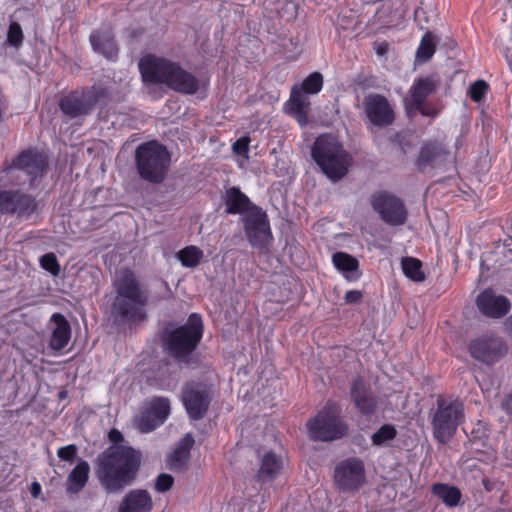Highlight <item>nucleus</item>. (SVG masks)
<instances>
[{
	"label": "nucleus",
	"instance_id": "f257e3e1",
	"mask_svg": "<svg viewBox=\"0 0 512 512\" xmlns=\"http://www.w3.org/2000/svg\"><path fill=\"white\" fill-rule=\"evenodd\" d=\"M141 452L126 445H111L94 463L95 475L106 494H120L138 477Z\"/></svg>",
	"mask_w": 512,
	"mask_h": 512
},
{
	"label": "nucleus",
	"instance_id": "f03ea898",
	"mask_svg": "<svg viewBox=\"0 0 512 512\" xmlns=\"http://www.w3.org/2000/svg\"><path fill=\"white\" fill-rule=\"evenodd\" d=\"M114 288L111 311L115 322L132 328L146 321L150 295L140 277L133 270L124 268L117 273Z\"/></svg>",
	"mask_w": 512,
	"mask_h": 512
},
{
	"label": "nucleus",
	"instance_id": "7ed1b4c3",
	"mask_svg": "<svg viewBox=\"0 0 512 512\" xmlns=\"http://www.w3.org/2000/svg\"><path fill=\"white\" fill-rule=\"evenodd\" d=\"M204 324L200 314L192 313L185 324L166 328L161 341L163 350L179 365L196 363L194 355L203 337Z\"/></svg>",
	"mask_w": 512,
	"mask_h": 512
},
{
	"label": "nucleus",
	"instance_id": "20e7f679",
	"mask_svg": "<svg viewBox=\"0 0 512 512\" xmlns=\"http://www.w3.org/2000/svg\"><path fill=\"white\" fill-rule=\"evenodd\" d=\"M139 68L144 82L165 84L176 92L189 95L199 89L198 79L170 60L148 56L140 61Z\"/></svg>",
	"mask_w": 512,
	"mask_h": 512
},
{
	"label": "nucleus",
	"instance_id": "39448f33",
	"mask_svg": "<svg viewBox=\"0 0 512 512\" xmlns=\"http://www.w3.org/2000/svg\"><path fill=\"white\" fill-rule=\"evenodd\" d=\"M135 167L139 177L152 184L162 183L168 174L171 155L157 141L140 144L135 150Z\"/></svg>",
	"mask_w": 512,
	"mask_h": 512
},
{
	"label": "nucleus",
	"instance_id": "423d86ee",
	"mask_svg": "<svg viewBox=\"0 0 512 512\" xmlns=\"http://www.w3.org/2000/svg\"><path fill=\"white\" fill-rule=\"evenodd\" d=\"M312 158L332 181L342 179L348 172L350 156L332 135H320L312 148Z\"/></svg>",
	"mask_w": 512,
	"mask_h": 512
},
{
	"label": "nucleus",
	"instance_id": "0eeeda50",
	"mask_svg": "<svg viewBox=\"0 0 512 512\" xmlns=\"http://www.w3.org/2000/svg\"><path fill=\"white\" fill-rule=\"evenodd\" d=\"M463 421V404L451 397L439 395L436 400V406L431 411V425L434 438L442 444L449 442Z\"/></svg>",
	"mask_w": 512,
	"mask_h": 512
},
{
	"label": "nucleus",
	"instance_id": "6e6552de",
	"mask_svg": "<svg viewBox=\"0 0 512 512\" xmlns=\"http://www.w3.org/2000/svg\"><path fill=\"white\" fill-rule=\"evenodd\" d=\"M307 430L313 441L331 442L341 439L348 426L341 420L340 409L334 402H327L317 415L308 420Z\"/></svg>",
	"mask_w": 512,
	"mask_h": 512
},
{
	"label": "nucleus",
	"instance_id": "1a4fd4ad",
	"mask_svg": "<svg viewBox=\"0 0 512 512\" xmlns=\"http://www.w3.org/2000/svg\"><path fill=\"white\" fill-rule=\"evenodd\" d=\"M99 100V92L95 87L74 90L59 100L61 112L69 119L85 118L90 115Z\"/></svg>",
	"mask_w": 512,
	"mask_h": 512
},
{
	"label": "nucleus",
	"instance_id": "9d476101",
	"mask_svg": "<svg viewBox=\"0 0 512 512\" xmlns=\"http://www.w3.org/2000/svg\"><path fill=\"white\" fill-rule=\"evenodd\" d=\"M181 401L189 419L198 421L207 414L212 401V393L206 384L187 382L182 389Z\"/></svg>",
	"mask_w": 512,
	"mask_h": 512
},
{
	"label": "nucleus",
	"instance_id": "9b49d317",
	"mask_svg": "<svg viewBox=\"0 0 512 512\" xmlns=\"http://www.w3.org/2000/svg\"><path fill=\"white\" fill-rule=\"evenodd\" d=\"M468 349L472 358L487 365L497 363L508 353L506 341L492 333L471 340Z\"/></svg>",
	"mask_w": 512,
	"mask_h": 512
},
{
	"label": "nucleus",
	"instance_id": "f8f14e48",
	"mask_svg": "<svg viewBox=\"0 0 512 512\" xmlns=\"http://www.w3.org/2000/svg\"><path fill=\"white\" fill-rule=\"evenodd\" d=\"M336 486L342 492H353L365 482V467L361 459L348 458L341 461L334 469Z\"/></svg>",
	"mask_w": 512,
	"mask_h": 512
},
{
	"label": "nucleus",
	"instance_id": "ddd939ff",
	"mask_svg": "<svg viewBox=\"0 0 512 512\" xmlns=\"http://www.w3.org/2000/svg\"><path fill=\"white\" fill-rule=\"evenodd\" d=\"M36 199L20 190L0 191V213L29 219L37 209Z\"/></svg>",
	"mask_w": 512,
	"mask_h": 512
},
{
	"label": "nucleus",
	"instance_id": "4468645a",
	"mask_svg": "<svg viewBox=\"0 0 512 512\" xmlns=\"http://www.w3.org/2000/svg\"><path fill=\"white\" fill-rule=\"evenodd\" d=\"M244 229L249 243L253 247L262 248L271 238L267 214L258 206H253L243 218Z\"/></svg>",
	"mask_w": 512,
	"mask_h": 512
},
{
	"label": "nucleus",
	"instance_id": "2eb2a0df",
	"mask_svg": "<svg viewBox=\"0 0 512 512\" xmlns=\"http://www.w3.org/2000/svg\"><path fill=\"white\" fill-rule=\"evenodd\" d=\"M364 113L369 123L378 128H386L395 121V112L388 99L377 93L364 98Z\"/></svg>",
	"mask_w": 512,
	"mask_h": 512
},
{
	"label": "nucleus",
	"instance_id": "dca6fc26",
	"mask_svg": "<svg viewBox=\"0 0 512 512\" xmlns=\"http://www.w3.org/2000/svg\"><path fill=\"white\" fill-rule=\"evenodd\" d=\"M373 209L380 218L391 226L403 225L407 220V210L403 202L389 193H380L371 201Z\"/></svg>",
	"mask_w": 512,
	"mask_h": 512
},
{
	"label": "nucleus",
	"instance_id": "f3484780",
	"mask_svg": "<svg viewBox=\"0 0 512 512\" xmlns=\"http://www.w3.org/2000/svg\"><path fill=\"white\" fill-rule=\"evenodd\" d=\"M351 400L356 409L363 415L374 413L377 406V397L371 386L362 377H356L350 387Z\"/></svg>",
	"mask_w": 512,
	"mask_h": 512
},
{
	"label": "nucleus",
	"instance_id": "a211bd4d",
	"mask_svg": "<svg viewBox=\"0 0 512 512\" xmlns=\"http://www.w3.org/2000/svg\"><path fill=\"white\" fill-rule=\"evenodd\" d=\"M448 155L449 151L444 144L438 141H427L419 150L415 166L418 171L425 172L428 168L442 164Z\"/></svg>",
	"mask_w": 512,
	"mask_h": 512
},
{
	"label": "nucleus",
	"instance_id": "6ab92c4d",
	"mask_svg": "<svg viewBox=\"0 0 512 512\" xmlns=\"http://www.w3.org/2000/svg\"><path fill=\"white\" fill-rule=\"evenodd\" d=\"M46 167L47 162L42 154L32 149H28L21 152L15 159H13L7 170H21L30 177V181L32 182L38 176L43 175Z\"/></svg>",
	"mask_w": 512,
	"mask_h": 512
},
{
	"label": "nucleus",
	"instance_id": "aec40b11",
	"mask_svg": "<svg viewBox=\"0 0 512 512\" xmlns=\"http://www.w3.org/2000/svg\"><path fill=\"white\" fill-rule=\"evenodd\" d=\"M479 310L488 317L501 318L510 310L509 300L502 295H495L491 290L480 293L476 300Z\"/></svg>",
	"mask_w": 512,
	"mask_h": 512
},
{
	"label": "nucleus",
	"instance_id": "412c9836",
	"mask_svg": "<svg viewBox=\"0 0 512 512\" xmlns=\"http://www.w3.org/2000/svg\"><path fill=\"white\" fill-rule=\"evenodd\" d=\"M309 107L310 102L307 96L302 93L298 85H294L290 98L285 104V112L292 116L301 127H304L308 124Z\"/></svg>",
	"mask_w": 512,
	"mask_h": 512
},
{
	"label": "nucleus",
	"instance_id": "4be33fe9",
	"mask_svg": "<svg viewBox=\"0 0 512 512\" xmlns=\"http://www.w3.org/2000/svg\"><path fill=\"white\" fill-rule=\"evenodd\" d=\"M152 497L145 489H133L121 500L118 512H151Z\"/></svg>",
	"mask_w": 512,
	"mask_h": 512
},
{
	"label": "nucleus",
	"instance_id": "5701e85b",
	"mask_svg": "<svg viewBox=\"0 0 512 512\" xmlns=\"http://www.w3.org/2000/svg\"><path fill=\"white\" fill-rule=\"evenodd\" d=\"M283 469V459L273 451H267L263 454L260 467L255 475V480L259 483H266L275 480Z\"/></svg>",
	"mask_w": 512,
	"mask_h": 512
},
{
	"label": "nucleus",
	"instance_id": "b1692460",
	"mask_svg": "<svg viewBox=\"0 0 512 512\" xmlns=\"http://www.w3.org/2000/svg\"><path fill=\"white\" fill-rule=\"evenodd\" d=\"M225 211L227 214H247L255 206L250 199L240 190L233 186L226 190L224 196Z\"/></svg>",
	"mask_w": 512,
	"mask_h": 512
},
{
	"label": "nucleus",
	"instance_id": "393cba45",
	"mask_svg": "<svg viewBox=\"0 0 512 512\" xmlns=\"http://www.w3.org/2000/svg\"><path fill=\"white\" fill-rule=\"evenodd\" d=\"M90 43L95 52L107 59H114L118 54V47L111 31H95L90 35Z\"/></svg>",
	"mask_w": 512,
	"mask_h": 512
},
{
	"label": "nucleus",
	"instance_id": "a878e982",
	"mask_svg": "<svg viewBox=\"0 0 512 512\" xmlns=\"http://www.w3.org/2000/svg\"><path fill=\"white\" fill-rule=\"evenodd\" d=\"M51 320L55 323V328L52 331L49 346L55 351H60L71 338V327L65 316L60 313L53 314Z\"/></svg>",
	"mask_w": 512,
	"mask_h": 512
},
{
	"label": "nucleus",
	"instance_id": "bb28decb",
	"mask_svg": "<svg viewBox=\"0 0 512 512\" xmlns=\"http://www.w3.org/2000/svg\"><path fill=\"white\" fill-rule=\"evenodd\" d=\"M437 90V81L433 77L417 79L410 88V107H419L427 97Z\"/></svg>",
	"mask_w": 512,
	"mask_h": 512
},
{
	"label": "nucleus",
	"instance_id": "cd10ccee",
	"mask_svg": "<svg viewBox=\"0 0 512 512\" xmlns=\"http://www.w3.org/2000/svg\"><path fill=\"white\" fill-rule=\"evenodd\" d=\"M332 263L348 281H356L360 278L359 261L345 252H335L332 255Z\"/></svg>",
	"mask_w": 512,
	"mask_h": 512
},
{
	"label": "nucleus",
	"instance_id": "c85d7f7f",
	"mask_svg": "<svg viewBox=\"0 0 512 512\" xmlns=\"http://www.w3.org/2000/svg\"><path fill=\"white\" fill-rule=\"evenodd\" d=\"M90 466L87 461L81 460L69 473L66 481V491L70 494L80 492L89 479Z\"/></svg>",
	"mask_w": 512,
	"mask_h": 512
},
{
	"label": "nucleus",
	"instance_id": "c756f323",
	"mask_svg": "<svg viewBox=\"0 0 512 512\" xmlns=\"http://www.w3.org/2000/svg\"><path fill=\"white\" fill-rule=\"evenodd\" d=\"M194 444V438L190 434H186L180 441L173 454L170 456V468L174 471L182 470L190 459V449Z\"/></svg>",
	"mask_w": 512,
	"mask_h": 512
},
{
	"label": "nucleus",
	"instance_id": "7c9ffc66",
	"mask_svg": "<svg viewBox=\"0 0 512 512\" xmlns=\"http://www.w3.org/2000/svg\"><path fill=\"white\" fill-rule=\"evenodd\" d=\"M432 493L449 507L457 506L461 499V492L457 487L444 483L433 484Z\"/></svg>",
	"mask_w": 512,
	"mask_h": 512
},
{
	"label": "nucleus",
	"instance_id": "2f4dec72",
	"mask_svg": "<svg viewBox=\"0 0 512 512\" xmlns=\"http://www.w3.org/2000/svg\"><path fill=\"white\" fill-rule=\"evenodd\" d=\"M150 414H152L161 425L167 419L170 413V402L168 398L165 397H155L153 398L149 405L146 408Z\"/></svg>",
	"mask_w": 512,
	"mask_h": 512
},
{
	"label": "nucleus",
	"instance_id": "473e14b6",
	"mask_svg": "<svg viewBox=\"0 0 512 512\" xmlns=\"http://www.w3.org/2000/svg\"><path fill=\"white\" fill-rule=\"evenodd\" d=\"M402 270L405 276L415 282H422L425 275L422 271V263L413 257H405L401 262Z\"/></svg>",
	"mask_w": 512,
	"mask_h": 512
},
{
	"label": "nucleus",
	"instance_id": "72a5a7b5",
	"mask_svg": "<svg viewBox=\"0 0 512 512\" xmlns=\"http://www.w3.org/2000/svg\"><path fill=\"white\" fill-rule=\"evenodd\" d=\"M203 251L196 246H187L179 251L178 259L184 267L194 268L201 262Z\"/></svg>",
	"mask_w": 512,
	"mask_h": 512
},
{
	"label": "nucleus",
	"instance_id": "f704fd0d",
	"mask_svg": "<svg viewBox=\"0 0 512 512\" xmlns=\"http://www.w3.org/2000/svg\"><path fill=\"white\" fill-rule=\"evenodd\" d=\"M436 36L431 32L425 33L416 52V58L421 62L431 59L435 53Z\"/></svg>",
	"mask_w": 512,
	"mask_h": 512
},
{
	"label": "nucleus",
	"instance_id": "c9c22d12",
	"mask_svg": "<svg viewBox=\"0 0 512 512\" xmlns=\"http://www.w3.org/2000/svg\"><path fill=\"white\" fill-rule=\"evenodd\" d=\"M492 253L497 257L495 261L498 262L499 265L512 263V238L498 241Z\"/></svg>",
	"mask_w": 512,
	"mask_h": 512
},
{
	"label": "nucleus",
	"instance_id": "e433bc0d",
	"mask_svg": "<svg viewBox=\"0 0 512 512\" xmlns=\"http://www.w3.org/2000/svg\"><path fill=\"white\" fill-rule=\"evenodd\" d=\"M323 87V76L319 72L309 74L302 82L299 89L305 94H317Z\"/></svg>",
	"mask_w": 512,
	"mask_h": 512
},
{
	"label": "nucleus",
	"instance_id": "4c0bfd02",
	"mask_svg": "<svg viewBox=\"0 0 512 512\" xmlns=\"http://www.w3.org/2000/svg\"><path fill=\"white\" fill-rule=\"evenodd\" d=\"M396 434L397 431L393 425L384 424L372 435V443L376 446H381L385 442L394 439Z\"/></svg>",
	"mask_w": 512,
	"mask_h": 512
},
{
	"label": "nucleus",
	"instance_id": "58836bf2",
	"mask_svg": "<svg viewBox=\"0 0 512 512\" xmlns=\"http://www.w3.org/2000/svg\"><path fill=\"white\" fill-rule=\"evenodd\" d=\"M41 267L51 273L53 276H58L61 272L60 264L54 253H46L40 258Z\"/></svg>",
	"mask_w": 512,
	"mask_h": 512
},
{
	"label": "nucleus",
	"instance_id": "ea45409f",
	"mask_svg": "<svg viewBox=\"0 0 512 512\" xmlns=\"http://www.w3.org/2000/svg\"><path fill=\"white\" fill-rule=\"evenodd\" d=\"M158 420L145 409L138 419V428L143 433H148L156 429L160 424Z\"/></svg>",
	"mask_w": 512,
	"mask_h": 512
},
{
	"label": "nucleus",
	"instance_id": "a19ab883",
	"mask_svg": "<svg viewBox=\"0 0 512 512\" xmlns=\"http://www.w3.org/2000/svg\"><path fill=\"white\" fill-rule=\"evenodd\" d=\"M23 32L19 23L12 22L9 26L7 33V42L14 47H18L22 44Z\"/></svg>",
	"mask_w": 512,
	"mask_h": 512
},
{
	"label": "nucleus",
	"instance_id": "79ce46f5",
	"mask_svg": "<svg viewBox=\"0 0 512 512\" xmlns=\"http://www.w3.org/2000/svg\"><path fill=\"white\" fill-rule=\"evenodd\" d=\"M488 90L489 85L484 80H477L470 86V98L474 102H480L484 98Z\"/></svg>",
	"mask_w": 512,
	"mask_h": 512
},
{
	"label": "nucleus",
	"instance_id": "37998d69",
	"mask_svg": "<svg viewBox=\"0 0 512 512\" xmlns=\"http://www.w3.org/2000/svg\"><path fill=\"white\" fill-rule=\"evenodd\" d=\"M174 478L170 474H160L155 482V490L160 493H164L170 490L173 486Z\"/></svg>",
	"mask_w": 512,
	"mask_h": 512
},
{
	"label": "nucleus",
	"instance_id": "c03bdc74",
	"mask_svg": "<svg viewBox=\"0 0 512 512\" xmlns=\"http://www.w3.org/2000/svg\"><path fill=\"white\" fill-rule=\"evenodd\" d=\"M77 451V446L74 444H70L67 446L60 447L57 450V456L62 461L73 462L77 456Z\"/></svg>",
	"mask_w": 512,
	"mask_h": 512
},
{
	"label": "nucleus",
	"instance_id": "a18cd8bd",
	"mask_svg": "<svg viewBox=\"0 0 512 512\" xmlns=\"http://www.w3.org/2000/svg\"><path fill=\"white\" fill-rule=\"evenodd\" d=\"M249 142L250 139L248 137L237 139L232 145L233 152L239 156L246 155L249 150Z\"/></svg>",
	"mask_w": 512,
	"mask_h": 512
},
{
	"label": "nucleus",
	"instance_id": "49530a36",
	"mask_svg": "<svg viewBox=\"0 0 512 512\" xmlns=\"http://www.w3.org/2000/svg\"><path fill=\"white\" fill-rule=\"evenodd\" d=\"M362 293L358 290H350L345 294V301L349 304H356L360 302Z\"/></svg>",
	"mask_w": 512,
	"mask_h": 512
},
{
	"label": "nucleus",
	"instance_id": "de8ad7c7",
	"mask_svg": "<svg viewBox=\"0 0 512 512\" xmlns=\"http://www.w3.org/2000/svg\"><path fill=\"white\" fill-rule=\"evenodd\" d=\"M108 438L113 443V445H120L119 443L123 442L124 440L122 433L117 429H111L108 434Z\"/></svg>",
	"mask_w": 512,
	"mask_h": 512
},
{
	"label": "nucleus",
	"instance_id": "09e8293b",
	"mask_svg": "<svg viewBox=\"0 0 512 512\" xmlns=\"http://www.w3.org/2000/svg\"><path fill=\"white\" fill-rule=\"evenodd\" d=\"M412 108L416 111H419L424 116L434 117L437 114L435 109L425 105L424 103L421 104V106H419V107H412Z\"/></svg>",
	"mask_w": 512,
	"mask_h": 512
},
{
	"label": "nucleus",
	"instance_id": "8fccbe9b",
	"mask_svg": "<svg viewBox=\"0 0 512 512\" xmlns=\"http://www.w3.org/2000/svg\"><path fill=\"white\" fill-rule=\"evenodd\" d=\"M502 409L508 413L512 414V393L508 394L501 403Z\"/></svg>",
	"mask_w": 512,
	"mask_h": 512
},
{
	"label": "nucleus",
	"instance_id": "3c124183",
	"mask_svg": "<svg viewBox=\"0 0 512 512\" xmlns=\"http://www.w3.org/2000/svg\"><path fill=\"white\" fill-rule=\"evenodd\" d=\"M375 51L378 56H384L388 52V44L386 42L377 44Z\"/></svg>",
	"mask_w": 512,
	"mask_h": 512
},
{
	"label": "nucleus",
	"instance_id": "603ef678",
	"mask_svg": "<svg viewBox=\"0 0 512 512\" xmlns=\"http://www.w3.org/2000/svg\"><path fill=\"white\" fill-rule=\"evenodd\" d=\"M41 492V485L38 482H33L31 485L30 493L32 497L37 498Z\"/></svg>",
	"mask_w": 512,
	"mask_h": 512
},
{
	"label": "nucleus",
	"instance_id": "864d4df0",
	"mask_svg": "<svg viewBox=\"0 0 512 512\" xmlns=\"http://www.w3.org/2000/svg\"><path fill=\"white\" fill-rule=\"evenodd\" d=\"M505 331L512 337V314L505 321Z\"/></svg>",
	"mask_w": 512,
	"mask_h": 512
},
{
	"label": "nucleus",
	"instance_id": "5fc2aeb1",
	"mask_svg": "<svg viewBox=\"0 0 512 512\" xmlns=\"http://www.w3.org/2000/svg\"><path fill=\"white\" fill-rule=\"evenodd\" d=\"M483 484H484L486 490H488V491L491 490V487H490V484H489L488 480L484 479L483 480Z\"/></svg>",
	"mask_w": 512,
	"mask_h": 512
}]
</instances>
